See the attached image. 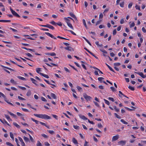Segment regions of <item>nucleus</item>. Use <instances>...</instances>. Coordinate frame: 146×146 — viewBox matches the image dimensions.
I'll return each mask as SVG.
<instances>
[{
  "mask_svg": "<svg viewBox=\"0 0 146 146\" xmlns=\"http://www.w3.org/2000/svg\"><path fill=\"white\" fill-rule=\"evenodd\" d=\"M57 38H60V39H62L69 40V39H68L65 38H64L60 36H57Z\"/></svg>",
  "mask_w": 146,
  "mask_h": 146,
  "instance_id": "58836bf2",
  "label": "nucleus"
},
{
  "mask_svg": "<svg viewBox=\"0 0 146 146\" xmlns=\"http://www.w3.org/2000/svg\"><path fill=\"white\" fill-rule=\"evenodd\" d=\"M4 100L6 102H7L9 104L12 106H14L13 105L12 103H11L9 102V101L7 100V98H5V99H4Z\"/></svg>",
  "mask_w": 146,
  "mask_h": 146,
  "instance_id": "aec40b11",
  "label": "nucleus"
},
{
  "mask_svg": "<svg viewBox=\"0 0 146 146\" xmlns=\"http://www.w3.org/2000/svg\"><path fill=\"white\" fill-rule=\"evenodd\" d=\"M50 23L51 24L53 25H56V23H55L54 21H51Z\"/></svg>",
  "mask_w": 146,
  "mask_h": 146,
  "instance_id": "6e6d98bb",
  "label": "nucleus"
},
{
  "mask_svg": "<svg viewBox=\"0 0 146 146\" xmlns=\"http://www.w3.org/2000/svg\"><path fill=\"white\" fill-rule=\"evenodd\" d=\"M8 112L11 116H12L13 117L16 118L17 116L14 114L11 113V112L8 111Z\"/></svg>",
  "mask_w": 146,
  "mask_h": 146,
  "instance_id": "f3484780",
  "label": "nucleus"
},
{
  "mask_svg": "<svg viewBox=\"0 0 146 146\" xmlns=\"http://www.w3.org/2000/svg\"><path fill=\"white\" fill-rule=\"evenodd\" d=\"M98 126L99 128H100L102 127V124L100 123L98 124Z\"/></svg>",
  "mask_w": 146,
  "mask_h": 146,
  "instance_id": "e2e57ef3",
  "label": "nucleus"
},
{
  "mask_svg": "<svg viewBox=\"0 0 146 146\" xmlns=\"http://www.w3.org/2000/svg\"><path fill=\"white\" fill-rule=\"evenodd\" d=\"M114 109L115 110V111L117 112H119V109L117 108L115 106H114Z\"/></svg>",
  "mask_w": 146,
  "mask_h": 146,
  "instance_id": "473e14b6",
  "label": "nucleus"
},
{
  "mask_svg": "<svg viewBox=\"0 0 146 146\" xmlns=\"http://www.w3.org/2000/svg\"><path fill=\"white\" fill-rule=\"evenodd\" d=\"M120 121L124 124H128V123L125 121L123 119H121L120 120Z\"/></svg>",
  "mask_w": 146,
  "mask_h": 146,
  "instance_id": "cd10ccee",
  "label": "nucleus"
},
{
  "mask_svg": "<svg viewBox=\"0 0 146 146\" xmlns=\"http://www.w3.org/2000/svg\"><path fill=\"white\" fill-rule=\"evenodd\" d=\"M124 4V2L123 1L119 3V5L121 7H123Z\"/></svg>",
  "mask_w": 146,
  "mask_h": 146,
  "instance_id": "393cba45",
  "label": "nucleus"
},
{
  "mask_svg": "<svg viewBox=\"0 0 146 146\" xmlns=\"http://www.w3.org/2000/svg\"><path fill=\"white\" fill-rule=\"evenodd\" d=\"M104 79V78L103 77H99L98 78V80L100 82V83L102 82V80Z\"/></svg>",
  "mask_w": 146,
  "mask_h": 146,
  "instance_id": "c756f323",
  "label": "nucleus"
},
{
  "mask_svg": "<svg viewBox=\"0 0 146 146\" xmlns=\"http://www.w3.org/2000/svg\"><path fill=\"white\" fill-rule=\"evenodd\" d=\"M110 88L113 92H115L116 90V89L114 87H111Z\"/></svg>",
  "mask_w": 146,
  "mask_h": 146,
  "instance_id": "49530a36",
  "label": "nucleus"
},
{
  "mask_svg": "<svg viewBox=\"0 0 146 146\" xmlns=\"http://www.w3.org/2000/svg\"><path fill=\"white\" fill-rule=\"evenodd\" d=\"M64 49L66 50H68L69 51H71L72 50H73V49L71 47L68 46L64 48Z\"/></svg>",
  "mask_w": 146,
  "mask_h": 146,
  "instance_id": "1a4fd4ad",
  "label": "nucleus"
},
{
  "mask_svg": "<svg viewBox=\"0 0 146 146\" xmlns=\"http://www.w3.org/2000/svg\"><path fill=\"white\" fill-rule=\"evenodd\" d=\"M1 66L2 67H3L4 68H7L9 70H12H12L13 69H11L10 68H8V67H5V66L2 65H1Z\"/></svg>",
  "mask_w": 146,
  "mask_h": 146,
  "instance_id": "f704fd0d",
  "label": "nucleus"
},
{
  "mask_svg": "<svg viewBox=\"0 0 146 146\" xmlns=\"http://www.w3.org/2000/svg\"><path fill=\"white\" fill-rule=\"evenodd\" d=\"M114 115H115V117L118 119H120L121 117L119 116L116 113H114Z\"/></svg>",
  "mask_w": 146,
  "mask_h": 146,
  "instance_id": "3c124183",
  "label": "nucleus"
},
{
  "mask_svg": "<svg viewBox=\"0 0 146 146\" xmlns=\"http://www.w3.org/2000/svg\"><path fill=\"white\" fill-rule=\"evenodd\" d=\"M104 101L105 103L106 104H107L108 105H110V103L109 101H108V100H107L104 99Z\"/></svg>",
  "mask_w": 146,
  "mask_h": 146,
  "instance_id": "4c0bfd02",
  "label": "nucleus"
},
{
  "mask_svg": "<svg viewBox=\"0 0 146 146\" xmlns=\"http://www.w3.org/2000/svg\"><path fill=\"white\" fill-rule=\"evenodd\" d=\"M40 74L41 75L44 76V77L45 78H49L48 76V75H47L44 74L43 73H40Z\"/></svg>",
  "mask_w": 146,
  "mask_h": 146,
  "instance_id": "4468645a",
  "label": "nucleus"
},
{
  "mask_svg": "<svg viewBox=\"0 0 146 146\" xmlns=\"http://www.w3.org/2000/svg\"><path fill=\"white\" fill-rule=\"evenodd\" d=\"M95 44L96 45H97V46H102V44H99V42L98 41H96L95 42Z\"/></svg>",
  "mask_w": 146,
  "mask_h": 146,
  "instance_id": "37998d69",
  "label": "nucleus"
},
{
  "mask_svg": "<svg viewBox=\"0 0 146 146\" xmlns=\"http://www.w3.org/2000/svg\"><path fill=\"white\" fill-rule=\"evenodd\" d=\"M34 115L41 119H51V117L50 116L46 114H34Z\"/></svg>",
  "mask_w": 146,
  "mask_h": 146,
  "instance_id": "f257e3e1",
  "label": "nucleus"
},
{
  "mask_svg": "<svg viewBox=\"0 0 146 146\" xmlns=\"http://www.w3.org/2000/svg\"><path fill=\"white\" fill-rule=\"evenodd\" d=\"M106 64L110 70L113 72H115L114 70L109 65H108L106 63Z\"/></svg>",
  "mask_w": 146,
  "mask_h": 146,
  "instance_id": "dca6fc26",
  "label": "nucleus"
},
{
  "mask_svg": "<svg viewBox=\"0 0 146 146\" xmlns=\"http://www.w3.org/2000/svg\"><path fill=\"white\" fill-rule=\"evenodd\" d=\"M50 96L54 99H56V96L54 94L51 93Z\"/></svg>",
  "mask_w": 146,
  "mask_h": 146,
  "instance_id": "a211bd4d",
  "label": "nucleus"
},
{
  "mask_svg": "<svg viewBox=\"0 0 146 146\" xmlns=\"http://www.w3.org/2000/svg\"><path fill=\"white\" fill-rule=\"evenodd\" d=\"M83 97L87 101L90 100L92 99V98L90 96H88L85 93L83 94Z\"/></svg>",
  "mask_w": 146,
  "mask_h": 146,
  "instance_id": "7ed1b4c3",
  "label": "nucleus"
},
{
  "mask_svg": "<svg viewBox=\"0 0 146 146\" xmlns=\"http://www.w3.org/2000/svg\"><path fill=\"white\" fill-rule=\"evenodd\" d=\"M41 135L44 138H48V136L44 134H42Z\"/></svg>",
  "mask_w": 146,
  "mask_h": 146,
  "instance_id": "bf43d9fd",
  "label": "nucleus"
},
{
  "mask_svg": "<svg viewBox=\"0 0 146 146\" xmlns=\"http://www.w3.org/2000/svg\"><path fill=\"white\" fill-rule=\"evenodd\" d=\"M10 82L12 83H13V84H16V82H15L13 78H12L11 79V80H10Z\"/></svg>",
  "mask_w": 146,
  "mask_h": 146,
  "instance_id": "c03bdc74",
  "label": "nucleus"
},
{
  "mask_svg": "<svg viewBox=\"0 0 146 146\" xmlns=\"http://www.w3.org/2000/svg\"><path fill=\"white\" fill-rule=\"evenodd\" d=\"M76 88L79 91L82 90V88L79 86H77L76 87Z\"/></svg>",
  "mask_w": 146,
  "mask_h": 146,
  "instance_id": "774afa93",
  "label": "nucleus"
},
{
  "mask_svg": "<svg viewBox=\"0 0 146 146\" xmlns=\"http://www.w3.org/2000/svg\"><path fill=\"white\" fill-rule=\"evenodd\" d=\"M135 7L137 9H138L139 10H140V6L137 5H136L135 6Z\"/></svg>",
  "mask_w": 146,
  "mask_h": 146,
  "instance_id": "052dcab7",
  "label": "nucleus"
},
{
  "mask_svg": "<svg viewBox=\"0 0 146 146\" xmlns=\"http://www.w3.org/2000/svg\"><path fill=\"white\" fill-rule=\"evenodd\" d=\"M41 100L45 102H47L45 98H44V97H41Z\"/></svg>",
  "mask_w": 146,
  "mask_h": 146,
  "instance_id": "8fccbe9b",
  "label": "nucleus"
},
{
  "mask_svg": "<svg viewBox=\"0 0 146 146\" xmlns=\"http://www.w3.org/2000/svg\"><path fill=\"white\" fill-rule=\"evenodd\" d=\"M18 99L20 100H25V99L22 97H21L20 96H18Z\"/></svg>",
  "mask_w": 146,
  "mask_h": 146,
  "instance_id": "09e8293b",
  "label": "nucleus"
},
{
  "mask_svg": "<svg viewBox=\"0 0 146 146\" xmlns=\"http://www.w3.org/2000/svg\"><path fill=\"white\" fill-rule=\"evenodd\" d=\"M119 137L118 135H116L115 136H114L113 137L112 141H114L117 140L119 138Z\"/></svg>",
  "mask_w": 146,
  "mask_h": 146,
  "instance_id": "0eeeda50",
  "label": "nucleus"
},
{
  "mask_svg": "<svg viewBox=\"0 0 146 146\" xmlns=\"http://www.w3.org/2000/svg\"><path fill=\"white\" fill-rule=\"evenodd\" d=\"M11 21L10 20H0V22H10Z\"/></svg>",
  "mask_w": 146,
  "mask_h": 146,
  "instance_id": "2eb2a0df",
  "label": "nucleus"
},
{
  "mask_svg": "<svg viewBox=\"0 0 146 146\" xmlns=\"http://www.w3.org/2000/svg\"><path fill=\"white\" fill-rule=\"evenodd\" d=\"M23 139L25 141L27 142H28L29 141V138L28 137H27L25 136H24L23 137Z\"/></svg>",
  "mask_w": 146,
  "mask_h": 146,
  "instance_id": "5701e85b",
  "label": "nucleus"
},
{
  "mask_svg": "<svg viewBox=\"0 0 146 146\" xmlns=\"http://www.w3.org/2000/svg\"><path fill=\"white\" fill-rule=\"evenodd\" d=\"M31 91L30 90H28L27 93V94H26L27 96H30L31 95Z\"/></svg>",
  "mask_w": 146,
  "mask_h": 146,
  "instance_id": "2f4dec72",
  "label": "nucleus"
},
{
  "mask_svg": "<svg viewBox=\"0 0 146 146\" xmlns=\"http://www.w3.org/2000/svg\"><path fill=\"white\" fill-rule=\"evenodd\" d=\"M73 127L75 129H79V126H78V125H74L73 126Z\"/></svg>",
  "mask_w": 146,
  "mask_h": 146,
  "instance_id": "de8ad7c7",
  "label": "nucleus"
},
{
  "mask_svg": "<svg viewBox=\"0 0 146 146\" xmlns=\"http://www.w3.org/2000/svg\"><path fill=\"white\" fill-rule=\"evenodd\" d=\"M52 115L53 116V117L54 118H55L57 120L58 119V116L54 114H52Z\"/></svg>",
  "mask_w": 146,
  "mask_h": 146,
  "instance_id": "603ef678",
  "label": "nucleus"
},
{
  "mask_svg": "<svg viewBox=\"0 0 146 146\" xmlns=\"http://www.w3.org/2000/svg\"><path fill=\"white\" fill-rule=\"evenodd\" d=\"M31 80L33 84H35L36 86L38 85L36 83L37 81L36 80L32 78H31Z\"/></svg>",
  "mask_w": 146,
  "mask_h": 146,
  "instance_id": "9d476101",
  "label": "nucleus"
},
{
  "mask_svg": "<svg viewBox=\"0 0 146 146\" xmlns=\"http://www.w3.org/2000/svg\"><path fill=\"white\" fill-rule=\"evenodd\" d=\"M40 26L42 27L49 28L52 30H54V28L53 26L49 24H47L46 25H40Z\"/></svg>",
  "mask_w": 146,
  "mask_h": 146,
  "instance_id": "20e7f679",
  "label": "nucleus"
},
{
  "mask_svg": "<svg viewBox=\"0 0 146 146\" xmlns=\"http://www.w3.org/2000/svg\"><path fill=\"white\" fill-rule=\"evenodd\" d=\"M125 141H119L118 143H120L123 145H124L125 143Z\"/></svg>",
  "mask_w": 146,
  "mask_h": 146,
  "instance_id": "bb28decb",
  "label": "nucleus"
},
{
  "mask_svg": "<svg viewBox=\"0 0 146 146\" xmlns=\"http://www.w3.org/2000/svg\"><path fill=\"white\" fill-rule=\"evenodd\" d=\"M70 15L72 17L75 19H77V18L75 15L72 12H70L69 13Z\"/></svg>",
  "mask_w": 146,
  "mask_h": 146,
  "instance_id": "9b49d317",
  "label": "nucleus"
},
{
  "mask_svg": "<svg viewBox=\"0 0 146 146\" xmlns=\"http://www.w3.org/2000/svg\"><path fill=\"white\" fill-rule=\"evenodd\" d=\"M6 144L7 145H9L10 146H14L12 144H11V143L7 142H6Z\"/></svg>",
  "mask_w": 146,
  "mask_h": 146,
  "instance_id": "5fc2aeb1",
  "label": "nucleus"
},
{
  "mask_svg": "<svg viewBox=\"0 0 146 146\" xmlns=\"http://www.w3.org/2000/svg\"><path fill=\"white\" fill-rule=\"evenodd\" d=\"M135 23L134 22H133L130 25V28L133 27H134L135 26Z\"/></svg>",
  "mask_w": 146,
  "mask_h": 146,
  "instance_id": "338daca9",
  "label": "nucleus"
},
{
  "mask_svg": "<svg viewBox=\"0 0 146 146\" xmlns=\"http://www.w3.org/2000/svg\"><path fill=\"white\" fill-rule=\"evenodd\" d=\"M9 133H10V135L11 137V138H12L13 139V140L14 139V137H13V134L11 132H10Z\"/></svg>",
  "mask_w": 146,
  "mask_h": 146,
  "instance_id": "7c9ffc66",
  "label": "nucleus"
},
{
  "mask_svg": "<svg viewBox=\"0 0 146 146\" xmlns=\"http://www.w3.org/2000/svg\"><path fill=\"white\" fill-rule=\"evenodd\" d=\"M48 132L49 133L51 134H53L54 133V132L53 130H48Z\"/></svg>",
  "mask_w": 146,
  "mask_h": 146,
  "instance_id": "13d9d810",
  "label": "nucleus"
},
{
  "mask_svg": "<svg viewBox=\"0 0 146 146\" xmlns=\"http://www.w3.org/2000/svg\"><path fill=\"white\" fill-rule=\"evenodd\" d=\"M121 64L119 62L115 63H114L113 65L115 66H118L120 65Z\"/></svg>",
  "mask_w": 146,
  "mask_h": 146,
  "instance_id": "a19ab883",
  "label": "nucleus"
},
{
  "mask_svg": "<svg viewBox=\"0 0 146 146\" xmlns=\"http://www.w3.org/2000/svg\"><path fill=\"white\" fill-rule=\"evenodd\" d=\"M45 34H46L47 35L49 36L50 37H51V38H53L54 39H56V38L54 37L52 35L50 34L48 32H45Z\"/></svg>",
  "mask_w": 146,
  "mask_h": 146,
  "instance_id": "423d86ee",
  "label": "nucleus"
},
{
  "mask_svg": "<svg viewBox=\"0 0 146 146\" xmlns=\"http://www.w3.org/2000/svg\"><path fill=\"white\" fill-rule=\"evenodd\" d=\"M26 54L29 57H33V56L31 54L29 53H26Z\"/></svg>",
  "mask_w": 146,
  "mask_h": 146,
  "instance_id": "0e129e2a",
  "label": "nucleus"
},
{
  "mask_svg": "<svg viewBox=\"0 0 146 146\" xmlns=\"http://www.w3.org/2000/svg\"><path fill=\"white\" fill-rule=\"evenodd\" d=\"M82 21H83V23L84 25V26H85V27L87 29H88V27H87V25H86V22L85 20L84 19H83Z\"/></svg>",
  "mask_w": 146,
  "mask_h": 146,
  "instance_id": "4be33fe9",
  "label": "nucleus"
},
{
  "mask_svg": "<svg viewBox=\"0 0 146 146\" xmlns=\"http://www.w3.org/2000/svg\"><path fill=\"white\" fill-rule=\"evenodd\" d=\"M31 119L33 121L35 122L36 124H38V123H39L40 122L38 121L35 120L33 118H31Z\"/></svg>",
  "mask_w": 146,
  "mask_h": 146,
  "instance_id": "b1692460",
  "label": "nucleus"
},
{
  "mask_svg": "<svg viewBox=\"0 0 146 146\" xmlns=\"http://www.w3.org/2000/svg\"><path fill=\"white\" fill-rule=\"evenodd\" d=\"M4 115L7 120H8L9 119H10V117L9 115L6 114H5Z\"/></svg>",
  "mask_w": 146,
  "mask_h": 146,
  "instance_id": "69168bd1",
  "label": "nucleus"
},
{
  "mask_svg": "<svg viewBox=\"0 0 146 146\" xmlns=\"http://www.w3.org/2000/svg\"><path fill=\"white\" fill-rule=\"evenodd\" d=\"M88 142L85 141V143L84 144V146H89L88 144Z\"/></svg>",
  "mask_w": 146,
  "mask_h": 146,
  "instance_id": "864d4df0",
  "label": "nucleus"
},
{
  "mask_svg": "<svg viewBox=\"0 0 146 146\" xmlns=\"http://www.w3.org/2000/svg\"><path fill=\"white\" fill-rule=\"evenodd\" d=\"M72 141L75 144H77L78 143L77 140L74 138H72Z\"/></svg>",
  "mask_w": 146,
  "mask_h": 146,
  "instance_id": "412c9836",
  "label": "nucleus"
},
{
  "mask_svg": "<svg viewBox=\"0 0 146 146\" xmlns=\"http://www.w3.org/2000/svg\"><path fill=\"white\" fill-rule=\"evenodd\" d=\"M100 50L102 51V52L103 53H105V54H107V52L105 50H104L103 49H100Z\"/></svg>",
  "mask_w": 146,
  "mask_h": 146,
  "instance_id": "a18cd8bd",
  "label": "nucleus"
},
{
  "mask_svg": "<svg viewBox=\"0 0 146 146\" xmlns=\"http://www.w3.org/2000/svg\"><path fill=\"white\" fill-rule=\"evenodd\" d=\"M135 73L139 75L141 77L143 78H144L146 77V75H144L143 73L142 72H135Z\"/></svg>",
  "mask_w": 146,
  "mask_h": 146,
  "instance_id": "39448f33",
  "label": "nucleus"
},
{
  "mask_svg": "<svg viewBox=\"0 0 146 146\" xmlns=\"http://www.w3.org/2000/svg\"><path fill=\"white\" fill-rule=\"evenodd\" d=\"M18 138H19V141L21 143V145H22V146H25V145L24 142H23L22 138L20 137H19Z\"/></svg>",
  "mask_w": 146,
  "mask_h": 146,
  "instance_id": "6e6552de",
  "label": "nucleus"
},
{
  "mask_svg": "<svg viewBox=\"0 0 146 146\" xmlns=\"http://www.w3.org/2000/svg\"><path fill=\"white\" fill-rule=\"evenodd\" d=\"M57 38H60V39H62L69 40V39H68L65 38H64L60 36H57Z\"/></svg>",
  "mask_w": 146,
  "mask_h": 146,
  "instance_id": "ea45409f",
  "label": "nucleus"
},
{
  "mask_svg": "<svg viewBox=\"0 0 146 146\" xmlns=\"http://www.w3.org/2000/svg\"><path fill=\"white\" fill-rule=\"evenodd\" d=\"M10 10L13 15L18 17H20V16L15 11H14L11 7L10 8Z\"/></svg>",
  "mask_w": 146,
  "mask_h": 146,
  "instance_id": "f03ea898",
  "label": "nucleus"
},
{
  "mask_svg": "<svg viewBox=\"0 0 146 146\" xmlns=\"http://www.w3.org/2000/svg\"><path fill=\"white\" fill-rule=\"evenodd\" d=\"M18 87L20 88L22 90H26V88L25 87H21L20 86H19Z\"/></svg>",
  "mask_w": 146,
  "mask_h": 146,
  "instance_id": "680f3d73",
  "label": "nucleus"
},
{
  "mask_svg": "<svg viewBox=\"0 0 146 146\" xmlns=\"http://www.w3.org/2000/svg\"><path fill=\"white\" fill-rule=\"evenodd\" d=\"M17 77L19 79L21 80H26V79L23 77L20 76H18Z\"/></svg>",
  "mask_w": 146,
  "mask_h": 146,
  "instance_id": "c9c22d12",
  "label": "nucleus"
},
{
  "mask_svg": "<svg viewBox=\"0 0 146 146\" xmlns=\"http://www.w3.org/2000/svg\"><path fill=\"white\" fill-rule=\"evenodd\" d=\"M28 134L29 135L30 139L31 141V142H34V140L33 137L31 136L29 133H28Z\"/></svg>",
  "mask_w": 146,
  "mask_h": 146,
  "instance_id": "a878e982",
  "label": "nucleus"
},
{
  "mask_svg": "<svg viewBox=\"0 0 146 146\" xmlns=\"http://www.w3.org/2000/svg\"><path fill=\"white\" fill-rule=\"evenodd\" d=\"M128 88L129 89H130L132 90H133V91L134 90H135L134 88L133 87L131 86H129L128 87Z\"/></svg>",
  "mask_w": 146,
  "mask_h": 146,
  "instance_id": "79ce46f5",
  "label": "nucleus"
},
{
  "mask_svg": "<svg viewBox=\"0 0 146 146\" xmlns=\"http://www.w3.org/2000/svg\"><path fill=\"white\" fill-rule=\"evenodd\" d=\"M66 23L68 26H69L72 29H73V28L72 25L69 22H66Z\"/></svg>",
  "mask_w": 146,
  "mask_h": 146,
  "instance_id": "ddd939ff",
  "label": "nucleus"
},
{
  "mask_svg": "<svg viewBox=\"0 0 146 146\" xmlns=\"http://www.w3.org/2000/svg\"><path fill=\"white\" fill-rule=\"evenodd\" d=\"M13 124L15 127H16L17 128H19V129L20 128V126L19 125H18L17 123H16L13 122Z\"/></svg>",
  "mask_w": 146,
  "mask_h": 146,
  "instance_id": "6ab92c4d",
  "label": "nucleus"
},
{
  "mask_svg": "<svg viewBox=\"0 0 146 146\" xmlns=\"http://www.w3.org/2000/svg\"><path fill=\"white\" fill-rule=\"evenodd\" d=\"M36 146H42V144L40 143L39 141H38L36 144Z\"/></svg>",
  "mask_w": 146,
  "mask_h": 146,
  "instance_id": "72a5a7b5",
  "label": "nucleus"
},
{
  "mask_svg": "<svg viewBox=\"0 0 146 146\" xmlns=\"http://www.w3.org/2000/svg\"><path fill=\"white\" fill-rule=\"evenodd\" d=\"M40 70H41V68H36V72L37 73L40 74V72H39L41 71Z\"/></svg>",
  "mask_w": 146,
  "mask_h": 146,
  "instance_id": "c85d7f7f",
  "label": "nucleus"
},
{
  "mask_svg": "<svg viewBox=\"0 0 146 146\" xmlns=\"http://www.w3.org/2000/svg\"><path fill=\"white\" fill-rule=\"evenodd\" d=\"M80 118L84 120H86L88 119L86 118L84 115H79Z\"/></svg>",
  "mask_w": 146,
  "mask_h": 146,
  "instance_id": "f8f14e48",
  "label": "nucleus"
},
{
  "mask_svg": "<svg viewBox=\"0 0 146 146\" xmlns=\"http://www.w3.org/2000/svg\"><path fill=\"white\" fill-rule=\"evenodd\" d=\"M1 96L3 97L4 99L6 98V96L0 92V97H1Z\"/></svg>",
  "mask_w": 146,
  "mask_h": 146,
  "instance_id": "e433bc0d",
  "label": "nucleus"
},
{
  "mask_svg": "<svg viewBox=\"0 0 146 146\" xmlns=\"http://www.w3.org/2000/svg\"><path fill=\"white\" fill-rule=\"evenodd\" d=\"M64 69L66 71V72L70 73V70L66 68V67H64Z\"/></svg>",
  "mask_w": 146,
  "mask_h": 146,
  "instance_id": "4d7b16f0",
  "label": "nucleus"
}]
</instances>
